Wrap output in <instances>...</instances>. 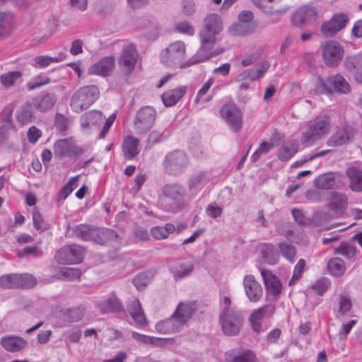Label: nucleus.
Here are the masks:
<instances>
[{
  "mask_svg": "<svg viewBox=\"0 0 362 362\" xmlns=\"http://www.w3.org/2000/svg\"><path fill=\"white\" fill-rule=\"evenodd\" d=\"M197 311L194 303H180L173 315L156 324V330L160 334H168L180 332Z\"/></svg>",
  "mask_w": 362,
  "mask_h": 362,
  "instance_id": "f257e3e1",
  "label": "nucleus"
},
{
  "mask_svg": "<svg viewBox=\"0 0 362 362\" xmlns=\"http://www.w3.org/2000/svg\"><path fill=\"white\" fill-rule=\"evenodd\" d=\"M219 321L225 335L237 336L243 326V313L235 307H225L220 314Z\"/></svg>",
  "mask_w": 362,
  "mask_h": 362,
  "instance_id": "f03ea898",
  "label": "nucleus"
},
{
  "mask_svg": "<svg viewBox=\"0 0 362 362\" xmlns=\"http://www.w3.org/2000/svg\"><path fill=\"white\" fill-rule=\"evenodd\" d=\"M99 94L98 88L95 86H83L72 95L70 107L74 112L80 113L92 105L99 97Z\"/></svg>",
  "mask_w": 362,
  "mask_h": 362,
  "instance_id": "7ed1b4c3",
  "label": "nucleus"
},
{
  "mask_svg": "<svg viewBox=\"0 0 362 362\" xmlns=\"http://www.w3.org/2000/svg\"><path fill=\"white\" fill-rule=\"evenodd\" d=\"M189 163V156L185 151L174 150L166 154L163 161V167L166 174L176 176L187 170Z\"/></svg>",
  "mask_w": 362,
  "mask_h": 362,
  "instance_id": "20e7f679",
  "label": "nucleus"
},
{
  "mask_svg": "<svg viewBox=\"0 0 362 362\" xmlns=\"http://www.w3.org/2000/svg\"><path fill=\"white\" fill-rule=\"evenodd\" d=\"M315 91L321 94H332L334 91L346 94L351 91V88L341 75L335 74L325 79L319 78L315 86Z\"/></svg>",
  "mask_w": 362,
  "mask_h": 362,
  "instance_id": "39448f33",
  "label": "nucleus"
},
{
  "mask_svg": "<svg viewBox=\"0 0 362 362\" xmlns=\"http://www.w3.org/2000/svg\"><path fill=\"white\" fill-rule=\"evenodd\" d=\"M156 119V111L151 106L141 107L134 119L133 129L138 136H145L153 127Z\"/></svg>",
  "mask_w": 362,
  "mask_h": 362,
  "instance_id": "423d86ee",
  "label": "nucleus"
},
{
  "mask_svg": "<svg viewBox=\"0 0 362 362\" xmlns=\"http://www.w3.org/2000/svg\"><path fill=\"white\" fill-rule=\"evenodd\" d=\"M163 196L168 199L171 203L169 206L170 211H177L187 205L185 198L187 192L184 185L180 183L167 184L162 188Z\"/></svg>",
  "mask_w": 362,
  "mask_h": 362,
  "instance_id": "0eeeda50",
  "label": "nucleus"
},
{
  "mask_svg": "<svg viewBox=\"0 0 362 362\" xmlns=\"http://www.w3.org/2000/svg\"><path fill=\"white\" fill-rule=\"evenodd\" d=\"M330 124L328 120L323 118H317L310 122L308 129L303 133L300 139L302 144L310 146L328 134Z\"/></svg>",
  "mask_w": 362,
  "mask_h": 362,
  "instance_id": "6e6552de",
  "label": "nucleus"
},
{
  "mask_svg": "<svg viewBox=\"0 0 362 362\" xmlns=\"http://www.w3.org/2000/svg\"><path fill=\"white\" fill-rule=\"evenodd\" d=\"M216 33H212L204 30L200 31V48L197 54L189 59V64L190 65L199 64L211 57L209 52L216 42Z\"/></svg>",
  "mask_w": 362,
  "mask_h": 362,
  "instance_id": "1a4fd4ad",
  "label": "nucleus"
},
{
  "mask_svg": "<svg viewBox=\"0 0 362 362\" xmlns=\"http://www.w3.org/2000/svg\"><path fill=\"white\" fill-rule=\"evenodd\" d=\"M85 250L78 245H66L62 247L55 255V259L61 264H78L83 261Z\"/></svg>",
  "mask_w": 362,
  "mask_h": 362,
  "instance_id": "9d476101",
  "label": "nucleus"
},
{
  "mask_svg": "<svg viewBox=\"0 0 362 362\" xmlns=\"http://www.w3.org/2000/svg\"><path fill=\"white\" fill-rule=\"evenodd\" d=\"M185 45L182 41H176L170 44L160 54L162 63L169 66L180 64L185 58Z\"/></svg>",
  "mask_w": 362,
  "mask_h": 362,
  "instance_id": "9b49d317",
  "label": "nucleus"
},
{
  "mask_svg": "<svg viewBox=\"0 0 362 362\" xmlns=\"http://www.w3.org/2000/svg\"><path fill=\"white\" fill-rule=\"evenodd\" d=\"M344 47L335 40H329L322 46V57L326 65L336 67L344 57Z\"/></svg>",
  "mask_w": 362,
  "mask_h": 362,
  "instance_id": "f8f14e48",
  "label": "nucleus"
},
{
  "mask_svg": "<svg viewBox=\"0 0 362 362\" xmlns=\"http://www.w3.org/2000/svg\"><path fill=\"white\" fill-rule=\"evenodd\" d=\"M221 117L234 132H238L243 125V113L233 103L225 104L220 110Z\"/></svg>",
  "mask_w": 362,
  "mask_h": 362,
  "instance_id": "ddd939ff",
  "label": "nucleus"
},
{
  "mask_svg": "<svg viewBox=\"0 0 362 362\" xmlns=\"http://www.w3.org/2000/svg\"><path fill=\"white\" fill-rule=\"evenodd\" d=\"M138 56V52L133 45H128L123 48L118 59V64L122 72L127 75L132 73Z\"/></svg>",
  "mask_w": 362,
  "mask_h": 362,
  "instance_id": "4468645a",
  "label": "nucleus"
},
{
  "mask_svg": "<svg viewBox=\"0 0 362 362\" xmlns=\"http://www.w3.org/2000/svg\"><path fill=\"white\" fill-rule=\"evenodd\" d=\"M104 119L102 112L99 110L88 111L80 117L81 127L83 132L90 133L99 127Z\"/></svg>",
  "mask_w": 362,
  "mask_h": 362,
  "instance_id": "2eb2a0df",
  "label": "nucleus"
},
{
  "mask_svg": "<svg viewBox=\"0 0 362 362\" xmlns=\"http://www.w3.org/2000/svg\"><path fill=\"white\" fill-rule=\"evenodd\" d=\"M275 310V306L272 304L266 305L254 310L250 317L252 329L257 334L264 332L265 329L262 327L261 320L263 317H271Z\"/></svg>",
  "mask_w": 362,
  "mask_h": 362,
  "instance_id": "dca6fc26",
  "label": "nucleus"
},
{
  "mask_svg": "<svg viewBox=\"0 0 362 362\" xmlns=\"http://www.w3.org/2000/svg\"><path fill=\"white\" fill-rule=\"evenodd\" d=\"M348 17L344 13H337L321 28L322 33L326 37H332L342 30L346 25Z\"/></svg>",
  "mask_w": 362,
  "mask_h": 362,
  "instance_id": "f3484780",
  "label": "nucleus"
},
{
  "mask_svg": "<svg viewBox=\"0 0 362 362\" xmlns=\"http://www.w3.org/2000/svg\"><path fill=\"white\" fill-rule=\"evenodd\" d=\"M2 348L10 353L21 352L28 345L26 339L15 334H6L0 339Z\"/></svg>",
  "mask_w": 362,
  "mask_h": 362,
  "instance_id": "a211bd4d",
  "label": "nucleus"
},
{
  "mask_svg": "<svg viewBox=\"0 0 362 362\" xmlns=\"http://www.w3.org/2000/svg\"><path fill=\"white\" fill-rule=\"evenodd\" d=\"M243 286L245 295L250 301L258 302L263 294V289L259 282H257L253 275H245L243 279Z\"/></svg>",
  "mask_w": 362,
  "mask_h": 362,
  "instance_id": "6ab92c4d",
  "label": "nucleus"
},
{
  "mask_svg": "<svg viewBox=\"0 0 362 362\" xmlns=\"http://www.w3.org/2000/svg\"><path fill=\"white\" fill-rule=\"evenodd\" d=\"M252 3L267 15L281 16L288 9L286 6L280 5L281 0H252Z\"/></svg>",
  "mask_w": 362,
  "mask_h": 362,
  "instance_id": "aec40b11",
  "label": "nucleus"
},
{
  "mask_svg": "<svg viewBox=\"0 0 362 362\" xmlns=\"http://www.w3.org/2000/svg\"><path fill=\"white\" fill-rule=\"evenodd\" d=\"M260 273L263 278L267 293L274 297H277L281 293L282 290L281 281L269 270L261 269Z\"/></svg>",
  "mask_w": 362,
  "mask_h": 362,
  "instance_id": "412c9836",
  "label": "nucleus"
},
{
  "mask_svg": "<svg viewBox=\"0 0 362 362\" xmlns=\"http://www.w3.org/2000/svg\"><path fill=\"white\" fill-rule=\"evenodd\" d=\"M355 134V129L351 125L346 124L332 136L327 144L331 146L343 145L351 141Z\"/></svg>",
  "mask_w": 362,
  "mask_h": 362,
  "instance_id": "4be33fe9",
  "label": "nucleus"
},
{
  "mask_svg": "<svg viewBox=\"0 0 362 362\" xmlns=\"http://www.w3.org/2000/svg\"><path fill=\"white\" fill-rule=\"evenodd\" d=\"M114 68L115 58L112 56H107L92 65L88 69V73L90 74L106 76L112 73Z\"/></svg>",
  "mask_w": 362,
  "mask_h": 362,
  "instance_id": "5701e85b",
  "label": "nucleus"
},
{
  "mask_svg": "<svg viewBox=\"0 0 362 362\" xmlns=\"http://www.w3.org/2000/svg\"><path fill=\"white\" fill-rule=\"evenodd\" d=\"M57 98L55 94L50 93H42L33 100V106L40 112H47L53 108Z\"/></svg>",
  "mask_w": 362,
  "mask_h": 362,
  "instance_id": "b1692460",
  "label": "nucleus"
},
{
  "mask_svg": "<svg viewBox=\"0 0 362 362\" xmlns=\"http://www.w3.org/2000/svg\"><path fill=\"white\" fill-rule=\"evenodd\" d=\"M78 151L79 148L67 139L59 140L54 145V153L59 157H72Z\"/></svg>",
  "mask_w": 362,
  "mask_h": 362,
  "instance_id": "393cba45",
  "label": "nucleus"
},
{
  "mask_svg": "<svg viewBox=\"0 0 362 362\" xmlns=\"http://www.w3.org/2000/svg\"><path fill=\"white\" fill-rule=\"evenodd\" d=\"M127 310L134 322L141 327H145L148 325V320L142 310L139 300L133 299L128 305Z\"/></svg>",
  "mask_w": 362,
  "mask_h": 362,
  "instance_id": "a878e982",
  "label": "nucleus"
},
{
  "mask_svg": "<svg viewBox=\"0 0 362 362\" xmlns=\"http://www.w3.org/2000/svg\"><path fill=\"white\" fill-rule=\"evenodd\" d=\"M118 234L116 231L108 228H94L92 232L91 240L100 245H104L106 243L117 240Z\"/></svg>",
  "mask_w": 362,
  "mask_h": 362,
  "instance_id": "bb28decb",
  "label": "nucleus"
},
{
  "mask_svg": "<svg viewBox=\"0 0 362 362\" xmlns=\"http://www.w3.org/2000/svg\"><path fill=\"white\" fill-rule=\"evenodd\" d=\"M14 25V15L9 11L0 10V37L10 35Z\"/></svg>",
  "mask_w": 362,
  "mask_h": 362,
  "instance_id": "cd10ccee",
  "label": "nucleus"
},
{
  "mask_svg": "<svg viewBox=\"0 0 362 362\" xmlns=\"http://www.w3.org/2000/svg\"><path fill=\"white\" fill-rule=\"evenodd\" d=\"M139 145V139L133 136H127L124 139L122 144V151L124 157L127 159L130 160L133 159L135 156H136L140 151Z\"/></svg>",
  "mask_w": 362,
  "mask_h": 362,
  "instance_id": "c85d7f7f",
  "label": "nucleus"
},
{
  "mask_svg": "<svg viewBox=\"0 0 362 362\" xmlns=\"http://www.w3.org/2000/svg\"><path fill=\"white\" fill-rule=\"evenodd\" d=\"M346 69L350 71H355L354 76L356 81L362 83V57L359 56H351L344 62Z\"/></svg>",
  "mask_w": 362,
  "mask_h": 362,
  "instance_id": "c756f323",
  "label": "nucleus"
},
{
  "mask_svg": "<svg viewBox=\"0 0 362 362\" xmlns=\"http://www.w3.org/2000/svg\"><path fill=\"white\" fill-rule=\"evenodd\" d=\"M346 175L349 180V187L352 191L362 192V169L352 166L347 169Z\"/></svg>",
  "mask_w": 362,
  "mask_h": 362,
  "instance_id": "7c9ffc66",
  "label": "nucleus"
},
{
  "mask_svg": "<svg viewBox=\"0 0 362 362\" xmlns=\"http://www.w3.org/2000/svg\"><path fill=\"white\" fill-rule=\"evenodd\" d=\"M98 308L103 313L110 312L120 313L124 311L122 304L114 294H112L106 300L101 301L98 304Z\"/></svg>",
  "mask_w": 362,
  "mask_h": 362,
  "instance_id": "2f4dec72",
  "label": "nucleus"
},
{
  "mask_svg": "<svg viewBox=\"0 0 362 362\" xmlns=\"http://www.w3.org/2000/svg\"><path fill=\"white\" fill-rule=\"evenodd\" d=\"M186 91L185 86L168 90L162 95V100L166 107L173 106L180 100Z\"/></svg>",
  "mask_w": 362,
  "mask_h": 362,
  "instance_id": "473e14b6",
  "label": "nucleus"
},
{
  "mask_svg": "<svg viewBox=\"0 0 362 362\" xmlns=\"http://www.w3.org/2000/svg\"><path fill=\"white\" fill-rule=\"evenodd\" d=\"M194 269V264L190 261H180L170 267V272L175 279L189 276Z\"/></svg>",
  "mask_w": 362,
  "mask_h": 362,
  "instance_id": "72a5a7b5",
  "label": "nucleus"
},
{
  "mask_svg": "<svg viewBox=\"0 0 362 362\" xmlns=\"http://www.w3.org/2000/svg\"><path fill=\"white\" fill-rule=\"evenodd\" d=\"M33 108L34 107L31 103L27 102L22 105L17 110V121L22 125L31 123L35 118Z\"/></svg>",
  "mask_w": 362,
  "mask_h": 362,
  "instance_id": "f704fd0d",
  "label": "nucleus"
},
{
  "mask_svg": "<svg viewBox=\"0 0 362 362\" xmlns=\"http://www.w3.org/2000/svg\"><path fill=\"white\" fill-rule=\"evenodd\" d=\"M267 69L268 66L262 64L259 67H255L245 70L240 74L235 80L238 82H242L247 80L254 81L262 77L264 73L267 71Z\"/></svg>",
  "mask_w": 362,
  "mask_h": 362,
  "instance_id": "c9c22d12",
  "label": "nucleus"
},
{
  "mask_svg": "<svg viewBox=\"0 0 362 362\" xmlns=\"http://www.w3.org/2000/svg\"><path fill=\"white\" fill-rule=\"evenodd\" d=\"M222 29V21L218 14H209L204 18V28L202 30H207L212 33L218 34Z\"/></svg>",
  "mask_w": 362,
  "mask_h": 362,
  "instance_id": "e433bc0d",
  "label": "nucleus"
},
{
  "mask_svg": "<svg viewBox=\"0 0 362 362\" xmlns=\"http://www.w3.org/2000/svg\"><path fill=\"white\" fill-rule=\"evenodd\" d=\"M66 54L60 52L56 57L41 55L35 57L33 60V66L35 68H46L52 63H59L64 60Z\"/></svg>",
  "mask_w": 362,
  "mask_h": 362,
  "instance_id": "4c0bfd02",
  "label": "nucleus"
},
{
  "mask_svg": "<svg viewBox=\"0 0 362 362\" xmlns=\"http://www.w3.org/2000/svg\"><path fill=\"white\" fill-rule=\"evenodd\" d=\"M132 337L139 342L144 344H151L156 346H163L167 344L168 339H163L159 337H151L136 332H132Z\"/></svg>",
  "mask_w": 362,
  "mask_h": 362,
  "instance_id": "58836bf2",
  "label": "nucleus"
},
{
  "mask_svg": "<svg viewBox=\"0 0 362 362\" xmlns=\"http://www.w3.org/2000/svg\"><path fill=\"white\" fill-rule=\"evenodd\" d=\"M298 144L295 141H288L284 144L279 150L277 156L282 161L290 160L298 151Z\"/></svg>",
  "mask_w": 362,
  "mask_h": 362,
  "instance_id": "ea45409f",
  "label": "nucleus"
},
{
  "mask_svg": "<svg viewBox=\"0 0 362 362\" xmlns=\"http://www.w3.org/2000/svg\"><path fill=\"white\" fill-rule=\"evenodd\" d=\"M329 272L335 276H341L346 270V264L343 259L339 257L330 259L327 262Z\"/></svg>",
  "mask_w": 362,
  "mask_h": 362,
  "instance_id": "a19ab883",
  "label": "nucleus"
},
{
  "mask_svg": "<svg viewBox=\"0 0 362 362\" xmlns=\"http://www.w3.org/2000/svg\"><path fill=\"white\" fill-rule=\"evenodd\" d=\"M175 227L173 224L168 223L165 226H155L151 229V234L156 240H163L168 237L169 234L174 233Z\"/></svg>",
  "mask_w": 362,
  "mask_h": 362,
  "instance_id": "79ce46f5",
  "label": "nucleus"
},
{
  "mask_svg": "<svg viewBox=\"0 0 362 362\" xmlns=\"http://www.w3.org/2000/svg\"><path fill=\"white\" fill-rule=\"evenodd\" d=\"M333 252L334 255H341L351 259L356 256V247L347 242H342L338 247L334 248Z\"/></svg>",
  "mask_w": 362,
  "mask_h": 362,
  "instance_id": "37998d69",
  "label": "nucleus"
},
{
  "mask_svg": "<svg viewBox=\"0 0 362 362\" xmlns=\"http://www.w3.org/2000/svg\"><path fill=\"white\" fill-rule=\"evenodd\" d=\"M255 30V26L252 23H245L238 21L229 28V33L233 35H246L252 33Z\"/></svg>",
  "mask_w": 362,
  "mask_h": 362,
  "instance_id": "c03bdc74",
  "label": "nucleus"
},
{
  "mask_svg": "<svg viewBox=\"0 0 362 362\" xmlns=\"http://www.w3.org/2000/svg\"><path fill=\"white\" fill-rule=\"evenodd\" d=\"M279 250L284 257L289 262L293 263L296 259V248L289 242H281L278 244Z\"/></svg>",
  "mask_w": 362,
  "mask_h": 362,
  "instance_id": "a18cd8bd",
  "label": "nucleus"
},
{
  "mask_svg": "<svg viewBox=\"0 0 362 362\" xmlns=\"http://www.w3.org/2000/svg\"><path fill=\"white\" fill-rule=\"evenodd\" d=\"M23 74L20 71H12L4 73L0 76V82L3 87L9 88L20 79Z\"/></svg>",
  "mask_w": 362,
  "mask_h": 362,
  "instance_id": "49530a36",
  "label": "nucleus"
},
{
  "mask_svg": "<svg viewBox=\"0 0 362 362\" xmlns=\"http://www.w3.org/2000/svg\"><path fill=\"white\" fill-rule=\"evenodd\" d=\"M315 185L321 189H332L335 185V177L332 173L322 175L315 180Z\"/></svg>",
  "mask_w": 362,
  "mask_h": 362,
  "instance_id": "de8ad7c7",
  "label": "nucleus"
},
{
  "mask_svg": "<svg viewBox=\"0 0 362 362\" xmlns=\"http://www.w3.org/2000/svg\"><path fill=\"white\" fill-rule=\"evenodd\" d=\"M13 128L11 113H8L2 119V125L0 127V145L8 139L9 130Z\"/></svg>",
  "mask_w": 362,
  "mask_h": 362,
  "instance_id": "09e8293b",
  "label": "nucleus"
},
{
  "mask_svg": "<svg viewBox=\"0 0 362 362\" xmlns=\"http://www.w3.org/2000/svg\"><path fill=\"white\" fill-rule=\"evenodd\" d=\"M153 273L148 271L139 274L133 279V283L139 291L144 289L153 278Z\"/></svg>",
  "mask_w": 362,
  "mask_h": 362,
  "instance_id": "8fccbe9b",
  "label": "nucleus"
},
{
  "mask_svg": "<svg viewBox=\"0 0 362 362\" xmlns=\"http://www.w3.org/2000/svg\"><path fill=\"white\" fill-rule=\"evenodd\" d=\"M16 288H30L37 284V280L31 274H16Z\"/></svg>",
  "mask_w": 362,
  "mask_h": 362,
  "instance_id": "3c124183",
  "label": "nucleus"
},
{
  "mask_svg": "<svg viewBox=\"0 0 362 362\" xmlns=\"http://www.w3.org/2000/svg\"><path fill=\"white\" fill-rule=\"evenodd\" d=\"M169 136V134H165V131L154 130L152 131L148 136L146 144V148L150 149L153 145L158 144Z\"/></svg>",
  "mask_w": 362,
  "mask_h": 362,
  "instance_id": "603ef678",
  "label": "nucleus"
},
{
  "mask_svg": "<svg viewBox=\"0 0 362 362\" xmlns=\"http://www.w3.org/2000/svg\"><path fill=\"white\" fill-rule=\"evenodd\" d=\"M93 229L88 225L80 224L73 228V233L76 237L83 240H91Z\"/></svg>",
  "mask_w": 362,
  "mask_h": 362,
  "instance_id": "864d4df0",
  "label": "nucleus"
},
{
  "mask_svg": "<svg viewBox=\"0 0 362 362\" xmlns=\"http://www.w3.org/2000/svg\"><path fill=\"white\" fill-rule=\"evenodd\" d=\"M255 354L250 350H245L235 356H228L226 362H254Z\"/></svg>",
  "mask_w": 362,
  "mask_h": 362,
  "instance_id": "5fc2aeb1",
  "label": "nucleus"
},
{
  "mask_svg": "<svg viewBox=\"0 0 362 362\" xmlns=\"http://www.w3.org/2000/svg\"><path fill=\"white\" fill-rule=\"evenodd\" d=\"M49 83L50 79L47 76L44 74H40L28 82L26 86L29 90H33Z\"/></svg>",
  "mask_w": 362,
  "mask_h": 362,
  "instance_id": "6e6d98bb",
  "label": "nucleus"
},
{
  "mask_svg": "<svg viewBox=\"0 0 362 362\" xmlns=\"http://www.w3.org/2000/svg\"><path fill=\"white\" fill-rule=\"evenodd\" d=\"M206 175L204 172H199L192 175L188 187L190 189H197L206 183Z\"/></svg>",
  "mask_w": 362,
  "mask_h": 362,
  "instance_id": "4d7b16f0",
  "label": "nucleus"
},
{
  "mask_svg": "<svg viewBox=\"0 0 362 362\" xmlns=\"http://www.w3.org/2000/svg\"><path fill=\"white\" fill-rule=\"evenodd\" d=\"M80 175L71 177L59 192V197L65 199L77 186V182Z\"/></svg>",
  "mask_w": 362,
  "mask_h": 362,
  "instance_id": "13d9d810",
  "label": "nucleus"
},
{
  "mask_svg": "<svg viewBox=\"0 0 362 362\" xmlns=\"http://www.w3.org/2000/svg\"><path fill=\"white\" fill-rule=\"evenodd\" d=\"M33 221L35 228L37 230L45 231L49 228V224L44 220L42 215L38 211H33Z\"/></svg>",
  "mask_w": 362,
  "mask_h": 362,
  "instance_id": "bf43d9fd",
  "label": "nucleus"
},
{
  "mask_svg": "<svg viewBox=\"0 0 362 362\" xmlns=\"http://www.w3.org/2000/svg\"><path fill=\"white\" fill-rule=\"evenodd\" d=\"M17 255L20 258L28 256L38 257L42 255V251L39 249V246L37 245H35L33 247H25L23 249L18 250L17 252Z\"/></svg>",
  "mask_w": 362,
  "mask_h": 362,
  "instance_id": "052dcab7",
  "label": "nucleus"
},
{
  "mask_svg": "<svg viewBox=\"0 0 362 362\" xmlns=\"http://www.w3.org/2000/svg\"><path fill=\"white\" fill-rule=\"evenodd\" d=\"M305 264L306 263L305 259H299V261L294 267L292 277L288 281L289 286H293V284H295L296 281L299 280L301 278Z\"/></svg>",
  "mask_w": 362,
  "mask_h": 362,
  "instance_id": "680f3d73",
  "label": "nucleus"
},
{
  "mask_svg": "<svg viewBox=\"0 0 362 362\" xmlns=\"http://www.w3.org/2000/svg\"><path fill=\"white\" fill-rule=\"evenodd\" d=\"M83 316V310L79 307L67 309L64 312V317L69 322H77L80 320Z\"/></svg>",
  "mask_w": 362,
  "mask_h": 362,
  "instance_id": "e2e57ef3",
  "label": "nucleus"
},
{
  "mask_svg": "<svg viewBox=\"0 0 362 362\" xmlns=\"http://www.w3.org/2000/svg\"><path fill=\"white\" fill-rule=\"evenodd\" d=\"M60 275L66 280L72 281L79 279L81 276V272L78 269L67 267L61 270Z\"/></svg>",
  "mask_w": 362,
  "mask_h": 362,
  "instance_id": "0e129e2a",
  "label": "nucleus"
},
{
  "mask_svg": "<svg viewBox=\"0 0 362 362\" xmlns=\"http://www.w3.org/2000/svg\"><path fill=\"white\" fill-rule=\"evenodd\" d=\"M16 274L3 275L0 277V287L3 288H16Z\"/></svg>",
  "mask_w": 362,
  "mask_h": 362,
  "instance_id": "69168bd1",
  "label": "nucleus"
},
{
  "mask_svg": "<svg viewBox=\"0 0 362 362\" xmlns=\"http://www.w3.org/2000/svg\"><path fill=\"white\" fill-rule=\"evenodd\" d=\"M291 20L293 23L298 27L302 26L308 21L306 16L305 15V11L302 7L299 8L293 13Z\"/></svg>",
  "mask_w": 362,
  "mask_h": 362,
  "instance_id": "338daca9",
  "label": "nucleus"
},
{
  "mask_svg": "<svg viewBox=\"0 0 362 362\" xmlns=\"http://www.w3.org/2000/svg\"><path fill=\"white\" fill-rule=\"evenodd\" d=\"M223 209L215 204H209L206 207V214L211 218H217L221 216Z\"/></svg>",
  "mask_w": 362,
  "mask_h": 362,
  "instance_id": "774afa93",
  "label": "nucleus"
}]
</instances>
